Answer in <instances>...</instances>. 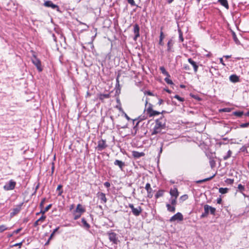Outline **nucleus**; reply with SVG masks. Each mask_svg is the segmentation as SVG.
I'll return each instance as SVG.
<instances>
[{
	"label": "nucleus",
	"instance_id": "c85d7f7f",
	"mask_svg": "<svg viewBox=\"0 0 249 249\" xmlns=\"http://www.w3.org/2000/svg\"><path fill=\"white\" fill-rule=\"evenodd\" d=\"M164 191L163 190H159L157 192L155 195L156 198H158L163 195Z\"/></svg>",
	"mask_w": 249,
	"mask_h": 249
},
{
	"label": "nucleus",
	"instance_id": "e433bc0d",
	"mask_svg": "<svg viewBox=\"0 0 249 249\" xmlns=\"http://www.w3.org/2000/svg\"><path fill=\"white\" fill-rule=\"evenodd\" d=\"M178 32H179V39L180 41L183 42V36H182V33L180 30L178 31Z\"/></svg>",
	"mask_w": 249,
	"mask_h": 249
},
{
	"label": "nucleus",
	"instance_id": "4c0bfd02",
	"mask_svg": "<svg viewBox=\"0 0 249 249\" xmlns=\"http://www.w3.org/2000/svg\"><path fill=\"white\" fill-rule=\"evenodd\" d=\"M58 229L59 228H56L53 230V232L51 233L49 237V240H51L53 238L55 233L58 231Z\"/></svg>",
	"mask_w": 249,
	"mask_h": 249
},
{
	"label": "nucleus",
	"instance_id": "0eeeda50",
	"mask_svg": "<svg viewBox=\"0 0 249 249\" xmlns=\"http://www.w3.org/2000/svg\"><path fill=\"white\" fill-rule=\"evenodd\" d=\"M16 183L13 180H11L9 182L6 183L4 186L3 188L6 191H9L13 190L16 186Z\"/></svg>",
	"mask_w": 249,
	"mask_h": 249
},
{
	"label": "nucleus",
	"instance_id": "cd10ccee",
	"mask_svg": "<svg viewBox=\"0 0 249 249\" xmlns=\"http://www.w3.org/2000/svg\"><path fill=\"white\" fill-rule=\"evenodd\" d=\"M231 154H232L231 151L230 150H229L227 152V154L226 156L223 157V160H228L229 158H230L231 157Z\"/></svg>",
	"mask_w": 249,
	"mask_h": 249
},
{
	"label": "nucleus",
	"instance_id": "864d4df0",
	"mask_svg": "<svg viewBox=\"0 0 249 249\" xmlns=\"http://www.w3.org/2000/svg\"><path fill=\"white\" fill-rule=\"evenodd\" d=\"M39 221H38V220H36L35 223H34V226L36 227L37 226V225H39Z\"/></svg>",
	"mask_w": 249,
	"mask_h": 249
},
{
	"label": "nucleus",
	"instance_id": "5fc2aeb1",
	"mask_svg": "<svg viewBox=\"0 0 249 249\" xmlns=\"http://www.w3.org/2000/svg\"><path fill=\"white\" fill-rule=\"evenodd\" d=\"M62 186L61 185H59L57 187V190L60 191L61 189L62 188Z\"/></svg>",
	"mask_w": 249,
	"mask_h": 249
},
{
	"label": "nucleus",
	"instance_id": "aec40b11",
	"mask_svg": "<svg viewBox=\"0 0 249 249\" xmlns=\"http://www.w3.org/2000/svg\"><path fill=\"white\" fill-rule=\"evenodd\" d=\"M144 155V154L143 152H139L137 151H133V156L135 158H139L141 157H142Z\"/></svg>",
	"mask_w": 249,
	"mask_h": 249
},
{
	"label": "nucleus",
	"instance_id": "1a4fd4ad",
	"mask_svg": "<svg viewBox=\"0 0 249 249\" xmlns=\"http://www.w3.org/2000/svg\"><path fill=\"white\" fill-rule=\"evenodd\" d=\"M133 32L135 34V36L133 37V39L135 41L137 40V38L140 36V27L138 24H135L133 26Z\"/></svg>",
	"mask_w": 249,
	"mask_h": 249
},
{
	"label": "nucleus",
	"instance_id": "e2e57ef3",
	"mask_svg": "<svg viewBox=\"0 0 249 249\" xmlns=\"http://www.w3.org/2000/svg\"><path fill=\"white\" fill-rule=\"evenodd\" d=\"M231 56V55H225V56H224V57H226V58H230Z\"/></svg>",
	"mask_w": 249,
	"mask_h": 249
},
{
	"label": "nucleus",
	"instance_id": "680f3d73",
	"mask_svg": "<svg viewBox=\"0 0 249 249\" xmlns=\"http://www.w3.org/2000/svg\"><path fill=\"white\" fill-rule=\"evenodd\" d=\"M125 117L128 120L130 119L129 117L126 114H125Z\"/></svg>",
	"mask_w": 249,
	"mask_h": 249
},
{
	"label": "nucleus",
	"instance_id": "3c124183",
	"mask_svg": "<svg viewBox=\"0 0 249 249\" xmlns=\"http://www.w3.org/2000/svg\"><path fill=\"white\" fill-rule=\"evenodd\" d=\"M222 110L224 112H230V109L229 108H225L222 109Z\"/></svg>",
	"mask_w": 249,
	"mask_h": 249
},
{
	"label": "nucleus",
	"instance_id": "2eb2a0df",
	"mask_svg": "<svg viewBox=\"0 0 249 249\" xmlns=\"http://www.w3.org/2000/svg\"><path fill=\"white\" fill-rule=\"evenodd\" d=\"M188 61L190 63V64L193 66L194 71L195 72H196L198 67V66L197 65L196 62L193 60L191 58H189L188 59Z\"/></svg>",
	"mask_w": 249,
	"mask_h": 249
},
{
	"label": "nucleus",
	"instance_id": "f257e3e1",
	"mask_svg": "<svg viewBox=\"0 0 249 249\" xmlns=\"http://www.w3.org/2000/svg\"><path fill=\"white\" fill-rule=\"evenodd\" d=\"M166 127V119L164 117H161L160 119L156 120V124L151 133L152 135L158 133H162L163 129H165Z\"/></svg>",
	"mask_w": 249,
	"mask_h": 249
},
{
	"label": "nucleus",
	"instance_id": "4be33fe9",
	"mask_svg": "<svg viewBox=\"0 0 249 249\" xmlns=\"http://www.w3.org/2000/svg\"><path fill=\"white\" fill-rule=\"evenodd\" d=\"M160 70L162 73L168 77H170V75L169 73L166 71L164 67H160Z\"/></svg>",
	"mask_w": 249,
	"mask_h": 249
},
{
	"label": "nucleus",
	"instance_id": "49530a36",
	"mask_svg": "<svg viewBox=\"0 0 249 249\" xmlns=\"http://www.w3.org/2000/svg\"><path fill=\"white\" fill-rule=\"evenodd\" d=\"M127 2L132 6L135 5V3L134 0H127Z\"/></svg>",
	"mask_w": 249,
	"mask_h": 249
},
{
	"label": "nucleus",
	"instance_id": "f3484780",
	"mask_svg": "<svg viewBox=\"0 0 249 249\" xmlns=\"http://www.w3.org/2000/svg\"><path fill=\"white\" fill-rule=\"evenodd\" d=\"M114 164L115 165L118 166L121 170H122L123 168L125 166L124 162L118 160H115V161L114 162Z\"/></svg>",
	"mask_w": 249,
	"mask_h": 249
},
{
	"label": "nucleus",
	"instance_id": "412c9836",
	"mask_svg": "<svg viewBox=\"0 0 249 249\" xmlns=\"http://www.w3.org/2000/svg\"><path fill=\"white\" fill-rule=\"evenodd\" d=\"M166 207L167 208V210L169 212H173V213L175 212L176 209H175V206H171V205L169 204H167Z\"/></svg>",
	"mask_w": 249,
	"mask_h": 249
},
{
	"label": "nucleus",
	"instance_id": "58836bf2",
	"mask_svg": "<svg viewBox=\"0 0 249 249\" xmlns=\"http://www.w3.org/2000/svg\"><path fill=\"white\" fill-rule=\"evenodd\" d=\"M169 77H168V76H167V77H166V78H165V79H164V80H165V82H166L167 84H173V83L171 79H170L169 78Z\"/></svg>",
	"mask_w": 249,
	"mask_h": 249
},
{
	"label": "nucleus",
	"instance_id": "13d9d810",
	"mask_svg": "<svg viewBox=\"0 0 249 249\" xmlns=\"http://www.w3.org/2000/svg\"><path fill=\"white\" fill-rule=\"evenodd\" d=\"M62 193H63V191L62 190H60L59 192L58 193V196H61V194H62Z\"/></svg>",
	"mask_w": 249,
	"mask_h": 249
},
{
	"label": "nucleus",
	"instance_id": "bb28decb",
	"mask_svg": "<svg viewBox=\"0 0 249 249\" xmlns=\"http://www.w3.org/2000/svg\"><path fill=\"white\" fill-rule=\"evenodd\" d=\"M229 189L227 188H220L219 189V192L222 194H226L228 192Z\"/></svg>",
	"mask_w": 249,
	"mask_h": 249
},
{
	"label": "nucleus",
	"instance_id": "c9c22d12",
	"mask_svg": "<svg viewBox=\"0 0 249 249\" xmlns=\"http://www.w3.org/2000/svg\"><path fill=\"white\" fill-rule=\"evenodd\" d=\"M233 38L234 41H235V42L236 44H239V41L234 33H233Z\"/></svg>",
	"mask_w": 249,
	"mask_h": 249
},
{
	"label": "nucleus",
	"instance_id": "a211bd4d",
	"mask_svg": "<svg viewBox=\"0 0 249 249\" xmlns=\"http://www.w3.org/2000/svg\"><path fill=\"white\" fill-rule=\"evenodd\" d=\"M230 80L231 82L235 83L239 81V78L236 75L232 74L230 76Z\"/></svg>",
	"mask_w": 249,
	"mask_h": 249
},
{
	"label": "nucleus",
	"instance_id": "de8ad7c7",
	"mask_svg": "<svg viewBox=\"0 0 249 249\" xmlns=\"http://www.w3.org/2000/svg\"><path fill=\"white\" fill-rule=\"evenodd\" d=\"M46 218V216L44 215H42L38 219V221H43Z\"/></svg>",
	"mask_w": 249,
	"mask_h": 249
},
{
	"label": "nucleus",
	"instance_id": "7c9ffc66",
	"mask_svg": "<svg viewBox=\"0 0 249 249\" xmlns=\"http://www.w3.org/2000/svg\"><path fill=\"white\" fill-rule=\"evenodd\" d=\"M52 204H49L48 205L43 211L41 210L40 212V213H42V214L45 213L46 212H47L51 208Z\"/></svg>",
	"mask_w": 249,
	"mask_h": 249
},
{
	"label": "nucleus",
	"instance_id": "a18cd8bd",
	"mask_svg": "<svg viewBox=\"0 0 249 249\" xmlns=\"http://www.w3.org/2000/svg\"><path fill=\"white\" fill-rule=\"evenodd\" d=\"M45 201H46V198H44L41 201L40 203V207H43V206H44V204L45 202Z\"/></svg>",
	"mask_w": 249,
	"mask_h": 249
},
{
	"label": "nucleus",
	"instance_id": "4468645a",
	"mask_svg": "<svg viewBox=\"0 0 249 249\" xmlns=\"http://www.w3.org/2000/svg\"><path fill=\"white\" fill-rule=\"evenodd\" d=\"M22 205V203H21L20 205H17V206H16V207L15 208H14L13 209V212H11L10 213L11 216H14L15 215L17 214L20 211Z\"/></svg>",
	"mask_w": 249,
	"mask_h": 249
},
{
	"label": "nucleus",
	"instance_id": "f704fd0d",
	"mask_svg": "<svg viewBox=\"0 0 249 249\" xmlns=\"http://www.w3.org/2000/svg\"><path fill=\"white\" fill-rule=\"evenodd\" d=\"M177 198H176V197H174L173 198H171V200H170V201H171V203L172 205H173V206H175L176 205V203H177Z\"/></svg>",
	"mask_w": 249,
	"mask_h": 249
},
{
	"label": "nucleus",
	"instance_id": "20e7f679",
	"mask_svg": "<svg viewBox=\"0 0 249 249\" xmlns=\"http://www.w3.org/2000/svg\"><path fill=\"white\" fill-rule=\"evenodd\" d=\"M128 207L131 209L132 213L135 216H139L142 212V209L140 206L135 208L133 204H129Z\"/></svg>",
	"mask_w": 249,
	"mask_h": 249
},
{
	"label": "nucleus",
	"instance_id": "ddd939ff",
	"mask_svg": "<svg viewBox=\"0 0 249 249\" xmlns=\"http://www.w3.org/2000/svg\"><path fill=\"white\" fill-rule=\"evenodd\" d=\"M97 196L100 199L101 203H106L107 202V199L106 197L105 194L102 192H98L97 194Z\"/></svg>",
	"mask_w": 249,
	"mask_h": 249
},
{
	"label": "nucleus",
	"instance_id": "9d476101",
	"mask_svg": "<svg viewBox=\"0 0 249 249\" xmlns=\"http://www.w3.org/2000/svg\"><path fill=\"white\" fill-rule=\"evenodd\" d=\"M145 190L147 191V197L151 198L153 197V190L152 188L151 187V185L150 183H146L145 187Z\"/></svg>",
	"mask_w": 249,
	"mask_h": 249
},
{
	"label": "nucleus",
	"instance_id": "f8f14e48",
	"mask_svg": "<svg viewBox=\"0 0 249 249\" xmlns=\"http://www.w3.org/2000/svg\"><path fill=\"white\" fill-rule=\"evenodd\" d=\"M107 147L106 141L101 140L98 142L97 148L99 150H102Z\"/></svg>",
	"mask_w": 249,
	"mask_h": 249
},
{
	"label": "nucleus",
	"instance_id": "dca6fc26",
	"mask_svg": "<svg viewBox=\"0 0 249 249\" xmlns=\"http://www.w3.org/2000/svg\"><path fill=\"white\" fill-rule=\"evenodd\" d=\"M170 194L172 197L177 198L178 196V192L177 188L175 187L171 189Z\"/></svg>",
	"mask_w": 249,
	"mask_h": 249
},
{
	"label": "nucleus",
	"instance_id": "a878e982",
	"mask_svg": "<svg viewBox=\"0 0 249 249\" xmlns=\"http://www.w3.org/2000/svg\"><path fill=\"white\" fill-rule=\"evenodd\" d=\"M109 97V94H100L99 96V99L101 100H103L105 98H108Z\"/></svg>",
	"mask_w": 249,
	"mask_h": 249
},
{
	"label": "nucleus",
	"instance_id": "603ef678",
	"mask_svg": "<svg viewBox=\"0 0 249 249\" xmlns=\"http://www.w3.org/2000/svg\"><path fill=\"white\" fill-rule=\"evenodd\" d=\"M163 100L162 99H160L159 100V102H158V104L159 105H160L163 103Z\"/></svg>",
	"mask_w": 249,
	"mask_h": 249
},
{
	"label": "nucleus",
	"instance_id": "09e8293b",
	"mask_svg": "<svg viewBox=\"0 0 249 249\" xmlns=\"http://www.w3.org/2000/svg\"><path fill=\"white\" fill-rule=\"evenodd\" d=\"M183 68H184V70H185L186 71L190 70V68H189V66L188 65H186V64H184V65Z\"/></svg>",
	"mask_w": 249,
	"mask_h": 249
},
{
	"label": "nucleus",
	"instance_id": "7ed1b4c3",
	"mask_svg": "<svg viewBox=\"0 0 249 249\" xmlns=\"http://www.w3.org/2000/svg\"><path fill=\"white\" fill-rule=\"evenodd\" d=\"M153 106L152 104H149L148 105V107L145 109L147 114H148L150 117H152L154 116L159 115L161 113H162L163 111L160 112L154 110L152 108Z\"/></svg>",
	"mask_w": 249,
	"mask_h": 249
},
{
	"label": "nucleus",
	"instance_id": "6ab92c4d",
	"mask_svg": "<svg viewBox=\"0 0 249 249\" xmlns=\"http://www.w3.org/2000/svg\"><path fill=\"white\" fill-rule=\"evenodd\" d=\"M218 1L227 9L229 8L227 0H218Z\"/></svg>",
	"mask_w": 249,
	"mask_h": 249
},
{
	"label": "nucleus",
	"instance_id": "9b49d317",
	"mask_svg": "<svg viewBox=\"0 0 249 249\" xmlns=\"http://www.w3.org/2000/svg\"><path fill=\"white\" fill-rule=\"evenodd\" d=\"M44 5L47 7H51L53 9H56L57 10L59 9V7L57 5H55L53 3L51 0L45 1Z\"/></svg>",
	"mask_w": 249,
	"mask_h": 249
},
{
	"label": "nucleus",
	"instance_id": "72a5a7b5",
	"mask_svg": "<svg viewBox=\"0 0 249 249\" xmlns=\"http://www.w3.org/2000/svg\"><path fill=\"white\" fill-rule=\"evenodd\" d=\"M234 114L237 117H241L243 114V112L242 111H236L234 112Z\"/></svg>",
	"mask_w": 249,
	"mask_h": 249
},
{
	"label": "nucleus",
	"instance_id": "b1692460",
	"mask_svg": "<svg viewBox=\"0 0 249 249\" xmlns=\"http://www.w3.org/2000/svg\"><path fill=\"white\" fill-rule=\"evenodd\" d=\"M173 45V42L172 39H170L168 41L167 43V51H170L171 48L172 47Z\"/></svg>",
	"mask_w": 249,
	"mask_h": 249
},
{
	"label": "nucleus",
	"instance_id": "ea45409f",
	"mask_svg": "<svg viewBox=\"0 0 249 249\" xmlns=\"http://www.w3.org/2000/svg\"><path fill=\"white\" fill-rule=\"evenodd\" d=\"M174 97L180 102H183L184 100L183 98H181L178 95H176Z\"/></svg>",
	"mask_w": 249,
	"mask_h": 249
},
{
	"label": "nucleus",
	"instance_id": "338daca9",
	"mask_svg": "<svg viewBox=\"0 0 249 249\" xmlns=\"http://www.w3.org/2000/svg\"><path fill=\"white\" fill-rule=\"evenodd\" d=\"M148 94L149 95H152V93L150 91L148 92Z\"/></svg>",
	"mask_w": 249,
	"mask_h": 249
},
{
	"label": "nucleus",
	"instance_id": "c756f323",
	"mask_svg": "<svg viewBox=\"0 0 249 249\" xmlns=\"http://www.w3.org/2000/svg\"><path fill=\"white\" fill-rule=\"evenodd\" d=\"M76 211L77 212H79L80 213H83L85 211V210L82 208V207L80 204H78L77 206Z\"/></svg>",
	"mask_w": 249,
	"mask_h": 249
},
{
	"label": "nucleus",
	"instance_id": "39448f33",
	"mask_svg": "<svg viewBox=\"0 0 249 249\" xmlns=\"http://www.w3.org/2000/svg\"><path fill=\"white\" fill-rule=\"evenodd\" d=\"M33 63L36 66L39 71H41L42 69L41 68V64L40 61L36 57L35 55H33L32 58Z\"/></svg>",
	"mask_w": 249,
	"mask_h": 249
},
{
	"label": "nucleus",
	"instance_id": "052dcab7",
	"mask_svg": "<svg viewBox=\"0 0 249 249\" xmlns=\"http://www.w3.org/2000/svg\"><path fill=\"white\" fill-rule=\"evenodd\" d=\"M246 116H249V111L245 114Z\"/></svg>",
	"mask_w": 249,
	"mask_h": 249
},
{
	"label": "nucleus",
	"instance_id": "393cba45",
	"mask_svg": "<svg viewBox=\"0 0 249 249\" xmlns=\"http://www.w3.org/2000/svg\"><path fill=\"white\" fill-rule=\"evenodd\" d=\"M163 38H164L163 33L162 32V31H161L160 33V41H159L160 45H163V43L162 42Z\"/></svg>",
	"mask_w": 249,
	"mask_h": 249
},
{
	"label": "nucleus",
	"instance_id": "bf43d9fd",
	"mask_svg": "<svg viewBox=\"0 0 249 249\" xmlns=\"http://www.w3.org/2000/svg\"><path fill=\"white\" fill-rule=\"evenodd\" d=\"M20 230H21V229H18L17 230H16V231L15 232H16V233H18V232L20 231Z\"/></svg>",
	"mask_w": 249,
	"mask_h": 249
},
{
	"label": "nucleus",
	"instance_id": "79ce46f5",
	"mask_svg": "<svg viewBox=\"0 0 249 249\" xmlns=\"http://www.w3.org/2000/svg\"><path fill=\"white\" fill-rule=\"evenodd\" d=\"M7 228L4 225H0V232H2L6 230Z\"/></svg>",
	"mask_w": 249,
	"mask_h": 249
},
{
	"label": "nucleus",
	"instance_id": "0e129e2a",
	"mask_svg": "<svg viewBox=\"0 0 249 249\" xmlns=\"http://www.w3.org/2000/svg\"><path fill=\"white\" fill-rule=\"evenodd\" d=\"M174 0H168V2L169 3H171V2H172Z\"/></svg>",
	"mask_w": 249,
	"mask_h": 249
},
{
	"label": "nucleus",
	"instance_id": "4d7b16f0",
	"mask_svg": "<svg viewBox=\"0 0 249 249\" xmlns=\"http://www.w3.org/2000/svg\"><path fill=\"white\" fill-rule=\"evenodd\" d=\"M221 201H222L221 199V198H219V199H218L217 200V202L218 204H220L221 202Z\"/></svg>",
	"mask_w": 249,
	"mask_h": 249
},
{
	"label": "nucleus",
	"instance_id": "f03ea898",
	"mask_svg": "<svg viewBox=\"0 0 249 249\" xmlns=\"http://www.w3.org/2000/svg\"><path fill=\"white\" fill-rule=\"evenodd\" d=\"M204 213H202L200 216L201 218L207 217L209 214V209H210V213L214 215L216 210L215 208L212 207L208 205H205L204 206Z\"/></svg>",
	"mask_w": 249,
	"mask_h": 249
},
{
	"label": "nucleus",
	"instance_id": "37998d69",
	"mask_svg": "<svg viewBox=\"0 0 249 249\" xmlns=\"http://www.w3.org/2000/svg\"><path fill=\"white\" fill-rule=\"evenodd\" d=\"M226 182L228 184H231L233 183V179L230 178L227 179V180H226Z\"/></svg>",
	"mask_w": 249,
	"mask_h": 249
},
{
	"label": "nucleus",
	"instance_id": "423d86ee",
	"mask_svg": "<svg viewBox=\"0 0 249 249\" xmlns=\"http://www.w3.org/2000/svg\"><path fill=\"white\" fill-rule=\"evenodd\" d=\"M107 234L110 242H112L114 244H118L119 240L116 233L114 232H107Z\"/></svg>",
	"mask_w": 249,
	"mask_h": 249
},
{
	"label": "nucleus",
	"instance_id": "c03bdc74",
	"mask_svg": "<svg viewBox=\"0 0 249 249\" xmlns=\"http://www.w3.org/2000/svg\"><path fill=\"white\" fill-rule=\"evenodd\" d=\"M238 188L239 189V190H240V191H243L245 189V188H244V186L243 185H242V184H240L238 185Z\"/></svg>",
	"mask_w": 249,
	"mask_h": 249
},
{
	"label": "nucleus",
	"instance_id": "2f4dec72",
	"mask_svg": "<svg viewBox=\"0 0 249 249\" xmlns=\"http://www.w3.org/2000/svg\"><path fill=\"white\" fill-rule=\"evenodd\" d=\"M82 223L83 224L85 227H86L87 228L89 229L90 227V225L89 224L87 223L85 219L82 218Z\"/></svg>",
	"mask_w": 249,
	"mask_h": 249
},
{
	"label": "nucleus",
	"instance_id": "6e6d98bb",
	"mask_svg": "<svg viewBox=\"0 0 249 249\" xmlns=\"http://www.w3.org/2000/svg\"><path fill=\"white\" fill-rule=\"evenodd\" d=\"M220 62L221 64H222L223 65L225 66V64L223 62V58H220Z\"/></svg>",
	"mask_w": 249,
	"mask_h": 249
},
{
	"label": "nucleus",
	"instance_id": "69168bd1",
	"mask_svg": "<svg viewBox=\"0 0 249 249\" xmlns=\"http://www.w3.org/2000/svg\"><path fill=\"white\" fill-rule=\"evenodd\" d=\"M165 90L168 93H171V91L169 89H165Z\"/></svg>",
	"mask_w": 249,
	"mask_h": 249
},
{
	"label": "nucleus",
	"instance_id": "473e14b6",
	"mask_svg": "<svg viewBox=\"0 0 249 249\" xmlns=\"http://www.w3.org/2000/svg\"><path fill=\"white\" fill-rule=\"evenodd\" d=\"M209 162L212 168H213L215 166V161L213 159H210Z\"/></svg>",
	"mask_w": 249,
	"mask_h": 249
},
{
	"label": "nucleus",
	"instance_id": "a19ab883",
	"mask_svg": "<svg viewBox=\"0 0 249 249\" xmlns=\"http://www.w3.org/2000/svg\"><path fill=\"white\" fill-rule=\"evenodd\" d=\"M240 127L242 128L247 127L249 126V123H243L240 124Z\"/></svg>",
	"mask_w": 249,
	"mask_h": 249
},
{
	"label": "nucleus",
	"instance_id": "774afa93",
	"mask_svg": "<svg viewBox=\"0 0 249 249\" xmlns=\"http://www.w3.org/2000/svg\"><path fill=\"white\" fill-rule=\"evenodd\" d=\"M80 215H78V216H75V219H76L77 218H78V217H80Z\"/></svg>",
	"mask_w": 249,
	"mask_h": 249
},
{
	"label": "nucleus",
	"instance_id": "6e6552de",
	"mask_svg": "<svg viewBox=\"0 0 249 249\" xmlns=\"http://www.w3.org/2000/svg\"><path fill=\"white\" fill-rule=\"evenodd\" d=\"M183 219V215L180 213H177L174 215L172 216L169 219L170 222H172L175 221H182Z\"/></svg>",
	"mask_w": 249,
	"mask_h": 249
},
{
	"label": "nucleus",
	"instance_id": "8fccbe9b",
	"mask_svg": "<svg viewBox=\"0 0 249 249\" xmlns=\"http://www.w3.org/2000/svg\"><path fill=\"white\" fill-rule=\"evenodd\" d=\"M104 186L107 188H108L110 186V184L109 182H106L104 183Z\"/></svg>",
	"mask_w": 249,
	"mask_h": 249
},
{
	"label": "nucleus",
	"instance_id": "5701e85b",
	"mask_svg": "<svg viewBox=\"0 0 249 249\" xmlns=\"http://www.w3.org/2000/svg\"><path fill=\"white\" fill-rule=\"evenodd\" d=\"M214 176H215V174L210 178H206L204 179L198 180L196 181V182L198 183H202V182L210 180L212 179Z\"/></svg>",
	"mask_w": 249,
	"mask_h": 249
}]
</instances>
